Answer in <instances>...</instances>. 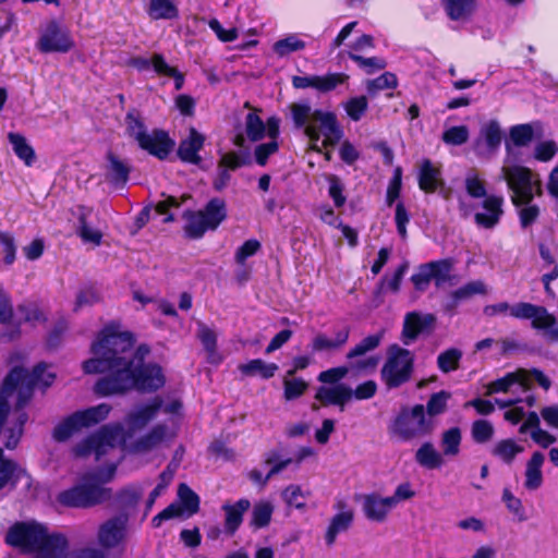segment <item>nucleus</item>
Returning a JSON list of instances; mask_svg holds the SVG:
<instances>
[{
  "instance_id": "obj_1",
  "label": "nucleus",
  "mask_w": 558,
  "mask_h": 558,
  "mask_svg": "<svg viewBox=\"0 0 558 558\" xmlns=\"http://www.w3.org/2000/svg\"><path fill=\"white\" fill-rule=\"evenodd\" d=\"M180 408L181 403L178 400L163 404L162 400L156 397L148 403L136 407L126 415L124 420L126 430L120 424H108L78 442L74 447V453L77 457L94 454L98 462L105 463V468L85 477L81 484L60 493L59 502L66 507L88 508L107 500L109 490L101 484L113 477L122 458L121 453L124 451L144 453L157 448L175 436L177 422L172 416L170 418L172 426L157 424L134 441L133 435L143 429L161 410L175 415Z\"/></svg>"
},
{
  "instance_id": "obj_2",
  "label": "nucleus",
  "mask_w": 558,
  "mask_h": 558,
  "mask_svg": "<svg viewBox=\"0 0 558 558\" xmlns=\"http://www.w3.org/2000/svg\"><path fill=\"white\" fill-rule=\"evenodd\" d=\"M133 337L116 323L107 325L92 344L93 357L83 363L86 374L108 373L95 385L100 396L121 395L131 389L154 391L165 384L159 365L144 363L147 347L133 350Z\"/></svg>"
},
{
  "instance_id": "obj_3",
  "label": "nucleus",
  "mask_w": 558,
  "mask_h": 558,
  "mask_svg": "<svg viewBox=\"0 0 558 558\" xmlns=\"http://www.w3.org/2000/svg\"><path fill=\"white\" fill-rule=\"evenodd\" d=\"M289 109L294 126L308 138L311 150L322 153L341 140L343 131L332 111L314 109L308 102H293Z\"/></svg>"
},
{
  "instance_id": "obj_4",
  "label": "nucleus",
  "mask_w": 558,
  "mask_h": 558,
  "mask_svg": "<svg viewBox=\"0 0 558 558\" xmlns=\"http://www.w3.org/2000/svg\"><path fill=\"white\" fill-rule=\"evenodd\" d=\"M5 543L33 558H63L68 549V539L63 534L49 533L37 522H17L5 535Z\"/></svg>"
},
{
  "instance_id": "obj_5",
  "label": "nucleus",
  "mask_w": 558,
  "mask_h": 558,
  "mask_svg": "<svg viewBox=\"0 0 558 558\" xmlns=\"http://www.w3.org/2000/svg\"><path fill=\"white\" fill-rule=\"evenodd\" d=\"M54 378V372L46 364H38L31 374L22 367H14L4 379L2 397L20 409L31 399L34 387L47 388Z\"/></svg>"
},
{
  "instance_id": "obj_6",
  "label": "nucleus",
  "mask_w": 558,
  "mask_h": 558,
  "mask_svg": "<svg viewBox=\"0 0 558 558\" xmlns=\"http://www.w3.org/2000/svg\"><path fill=\"white\" fill-rule=\"evenodd\" d=\"M507 156L501 167V178L512 192V203L515 206L529 204L534 195L542 193L541 179L531 169L518 165L511 144H507Z\"/></svg>"
},
{
  "instance_id": "obj_7",
  "label": "nucleus",
  "mask_w": 558,
  "mask_h": 558,
  "mask_svg": "<svg viewBox=\"0 0 558 558\" xmlns=\"http://www.w3.org/2000/svg\"><path fill=\"white\" fill-rule=\"evenodd\" d=\"M125 130L142 149L159 159H166L174 148V141L165 131L155 129L147 132L143 119L135 111L126 114Z\"/></svg>"
},
{
  "instance_id": "obj_8",
  "label": "nucleus",
  "mask_w": 558,
  "mask_h": 558,
  "mask_svg": "<svg viewBox=\"0 0 558 558\" xmlns=\"http://www.w3.org/2000/svg\"><path fill=\"white\" fill-rule=\"evenodd\" d=\"M533 381H536L545 390H548L551 385L550 379L539 369L518 368L487 384L486 395L508 393L519 396L529 391Z\"/></svg>"
},
{
  "instance_id": "obj_9",
  "label": "nucleus",
  "mask_w": 558,
  "mask_h": 558,
  "mask_svg": "<svg viewBox=\"0 0 558 558\" xmlns=\"http://www.w3.org/2000/svg\"><path fill=\"white\" fill-rule=\"evenodd\" d=\"M434 429V422L426 416L422 404L403 409L389 427L391 436L402 441H411L428 435Z\"/></svg>"
},
{
  "instance_id": "obj_10",
  "label": "nucleus",
  "mask_w": 558,
  "mask_h": 558,
  "mask_svg": "<svg viewBox=\"0 0 558 558\" xmlns=\"http://www.w3.org/2000/svg\"><path fill=\"white\" fill-rule=\"evenodd\" d=\"M413 369L412 353L397 344L389 347L387 360L381 368V379L388 388H396L408 381Z\"/></svg>"
},
{
  "instance_id": "obj_11",
  "label": "nucleus",
  "mask_w": 558,
  "mask_h": 558,
  "mask_svg": "<svg viewBox=\"0 0 558 558\" xmlns=\"http://www.w3.org/2000/svg\"><path fill=\"white\" fill-rule=\"evenodd\" d=\"M111 412V405L100 403L88 409L77 411L63 420L53 432L57 440H65L82 428H88L105 421Z\"/></svg>"
},
{
  "instance_id": "obj_12",
  "label": "nucleus",
  "mask_w": 558,
  "mask_h": 558,
  "mask_svg": "<svg viewBox=\"0 0 558 558\" xmlns=\"http://www.w3.org/2000/svg\"><path fill=\"white\" fill-rule=\"evenodd\" d=\"M226 216L225 201L214 198L204 210L185 214V232L192 238H201L207 230H215Z\"/></svg>"
},
{
  "instance_id": "obj_13",
  "label": "nucleus",
  "mask_w": 558,
  "mask_h": 558,
  "mask_svg": "<svg viewBox=\"0 0 558 558\" xmlns=\"http://www.w3.org/2000/svg\"><path fill=\"white\" fill-rule=\"evenodd\" d=\"M129 518L113 515L97 527L96 541L105 554L106 551H123L129 539Z\"/></svg>"
},
{
  "instance_id": "obj_14",
  "label": "nucleus",
  "mask_w": 558,
  "mask_h": 558,
  "mask_svg": "<svg viewBox=\"0 0 558 558\" xmlns=\"http://www.w3.org/2000/svg\"><path fill=\"white\" fill-rule=\"evenodd\" d=\"M36 47L44 53H64L74 47V40L72 39L70 32L61 27L57 21H49L40 29Z\"/></svg>"
},
{
  "instance_id": "obj_15",
  "label": "nucleus",
  "mask_w": 558,
  "mask_h": 558,
  "mask_svg": "<svg viewBox=\"0 0 558 558\" xmlns=\"http://www.w3.org/2000/svg\"><path fill=\"white\" fill-rule=\"evenodd\" d=\"M180 504H171L153 518V525L158 527L166 520L181 515L191 517L199 509L198 496L186 485L180 484L178 488Z\"/></svg>"
},
{
  "instance_id": "obj_16",
  "label": "nucleus",
  "mask_w": 558,
  "mask_h": 558,
  "mask_svg": "<svg viewBox=\"0 0 558 558\" xmlns=\"http://www.w3.org/2000/svg\"><path fill=\"white\" fill-rule=\"evenodd\" d=\"M502 140V132L496 121L485 123L475 142V153L482 158H490L499 148Z\"/></svg>"
},
{
  "instance_id": "obj_17",
  "label": "nucleus",
  "mask_w": 558,
  "mask_h": 558,
  "mask_svg": "<svg viewBox=\"0 0 558 558\" xmlns=\"http://www.w3.org/2000/svg\"><path fill=\"white\" fill-rule=\"evenodd\" d=\"M349 76L343 73H331L324 76L305 75L294 76L292 85L295 88H315L319 92L326 93L335 89L338 85L348 81Z\"/></svg>"
},
{
  "instance_id": "obj_18",
  "label": "nucleus",
  "mask_w": 558,
  "mask_h": 558,
  "mask_svg": "<svg viewBox=\"0 0 558 558\" xmlns=\"http://www.w3.org/2000/svg\"><path fill=\"white\" fill-rule=\"evenodd\" d=\"M433 314H421L417 312L408 313L404 317L402 329V341L404 344H411L420 333L429 330L435 324Z\"/></svg>"
},
{
  "instance_id": "obj_19",
  "label": "nucleus",
  "mask_w": 558,
  "mask_h": 558,
  "mask_svg": "<svg viewBox=\"0 0 558 558\" xmlns=\"http://www.w3.org/2000/svg\"><path fill=\"white\" fill-rule=\"evenodd\" d=\"M393 508L389 497H381L378 494H368L362 497V510L369 521L378 523L386 521Z\"/></svg>"
},
{
  "instance_id": "obj_20",
  "label": "nucleus",
  "mask_w": 558,
  "mask_h": 558,
  "mask_svg": "<svg viewBox=\"0 0 558 558\" xmlns=\"http://www.w3.org/2000/svg\"><path fill=\"white\" fill-rule=\"evenodd\" d=\"M336 509L338 512L331 518L325 535V541L328 546H331L336 542L340 533L345 532L350 527L354 518L352 508L343 500L337 501Z\"/></svg>"
},
{
  "instance_id": "obj_21",
  "label": "nucleus",
  "mask_w": 558,
  "mask_h": 558,
  "mask_svg": "<svg viewBox=\"0 0 558 558\" xmlns=\"http://www.w3.org/2000/svg\"><path fill=\"white\" fill-rule=\"evenodd\" d=\"M510 316L519 319H531L533 328L546 327L553 322V315L545 307L526 302L512 304Z\"/></svg>"
},
{
  "instance_id": "obj_22",
  "label": "nucleus",
  "mask_w": 558,
  "mask_h": 558,
  "mask_svg": "<svg viewBox=\"0 0 558 558\" xmlns=\"http://www.w3.org/2000/svg\"><path fill=\"white\" fill-rule=\"evenodd\" d=\"M350 335L348 326H341L332 331L330 336L318 332L312 340L311 348L313 352H329L343 347Z\"/></svg>"
},
{
  "instance_id": "obj_23",
  "label": "nucleus",
  "mask_w": 558,
  "mask_h": 558,
  "mask_svg": "<svg viewBox=\"0 0 558 558\" xmlns=\"http://www.w3.org/2000/svg\"><path fill=\"white\" fill-rule=\"evenodd\" d=\"M292 461L291 458L280 459L278 454L271 453L266 458L263 465L252 470L248 476L254 483L265 485L272 475L284 470Z\"/></svg>"
},
{
  "instance_id": "obj_24",
  "label": "nucleus",
  "mask_w": 558,
  "mask_h": 558,
  "mask_svg": "<svg viewBox=\"0 0 558 558\" xmlns=\"http://www.w3.org/2000/svg\"><path fill=\"white\" fill-rule=\"evenodd\" d=\"M75 215L78 219V235L84 242L99 245L102 239L101 231L94 225L95 215L90 208L78 206Z\"/></svg>"
},
{
  "instance_id": "obj_25",
  "label": "nucleus",
  "mask_w": 558,
  "mask_h": 558,
  "mask_svg": "<svg viewBox=\"0 0 558 558\" xmlns=\"http://www.w3.org/2000/svg\"><path fill=\"white\" fill-rule=\"evenodd\" d=\"M279 128H280V120L277 117H270L268 119V129H267V137L269 138L268 143L260 144L255 148L254 155L256 162L259 166H265L269 156L277 153L279 145H278V137H279Z\"/></svg>"
},
{
  "instance_id": "obj_26",
  "label": "nucleus",
  "mask_w": 558,
  "mask_h": 558,
  "mask_svg": "<svg viewBox=\"0 0 558 558\" xmlns=\"http://www.w3.org/2000/svg\"><path fill=\"white\" fill-rule=\"evenodd\" d=\"M504 198L499 196H487L483 202L484 211L475 215V222L484 228L496 226L502 215Z\"/></svg>"
},
{
  "instance_id": "obj_27",
  "label": "nucleus",
  "mask_w": 558,
  "mask_h": 558,
  "mask_svg": "<svg viewBox=\"0 0 558 558\" xmlns=\"http://www.w3.org/2000/svg\"><path fill=\"white\" fill-rule=\"evenodd\" d=\"M545 462V456L535 451L532 457L526 461L524 470V487L525 489L533 492L538 489L544 482L543 465Z\"/></svg>"
},
{
  "instance_id": "obj_28",
  "label": "nucleus",
  "mask_w": 558,
  "mask_h": 558,
  "mask_svg": "<svg viewBox=\"0 0 558 558\" xmlns=\"http://www.w3.org/2000/svg\"><path fill=\"white\" fill-rule=\"evenodd\" d=\"M352 398V389L342 384L323 386L316 392V399L324 405H339L341 410Z\"/></svg>"
},
{
  "instance_id": "obj_29",
  "label": "nucleus",
  "mask_w": 558,
  "mask_h": 558,
  "mask_svg": "<svg viewBox=\"0 0 558 558\" xmlns=\"http://www.w3.org/2000/svg\"><path fill=\"white\" fill-rule=\"evenodd\" d=\"M444 184L440 168L430 160L425 159L420 165L418 185L424 192H435Z\"/></svg>"
},
{
  "instance_id": "obj_30",
  "label": "nucleus",
  "mask_w": 558,
  "mask_h": 558,
  "mask_svg": "<svg viewBox=\"0 0 558 558\" xmlns=\"http://www.w3.org/2000/svg\"><path fill=\"white\" fill-rule=\"evenodd\" d=\"M204 141L205 138L202 134L195 129H191L189 136L180 143L178 149L180 158L186 162L198 163L201 161L198 151L202 149Z\"/></svg>"
},
{
  "instance_id": "obj_31",
  "label": "nucleus",
  "mask_w": 558,
  "mask_h": 558,
  "mask_svg": "<svg viewBox=\"0 0 558 558\" xmlns=\"http://www.w3.org/2000/svg\"><path fill=\"white\" fill-rule=\"evenodd\" d=\"M415 461L418 465L427 470H437L445 464L444 454L429 442H423L415 451Z\"/></svg>"
},
{
  "instance_id": "obj_32",
  "label": "nucleus",
  "mask_w": 558,
  "mask_h": 558,
  "mask_svg": "<svg viewBox=\"0 0 558 558\" xmlns=\"http://www.w3.org/2000/svg\"><path fill=\"white\" fill-rule=\"evenodd\" d=\"M25 471L13 460L5 458L0 448V490L7 486H15Z\"/></svg>"
},
{
  "instance_id": "obj_33",
  "label": "nucleus",
  "mask_w": 558,
  "mask_h": 558,
  "mask_svg": "<svg viewBox=\"0 0 558 558\" xmlns=\"http://www.w3.org/2000/svg\"><path fill=\"white\" fill-rule=\"evenodd\" d=\"M197 338L202 342L210 363H220L222 356L217 351V333L202 322L197 323Z\"/></svg>"
},
{
  "instance_id": "obj_34",
  "label": "nucleus",
  "mask_w": 558,
  "mask_h": 558,
  "mask_svg": "<svg viewBox=\"0 0 558 558\" xmlns=\"http://www.w3.org/2000/svg\"><path fill=\"white\" fill-rule=\"evenodd\" d=\"M251 504L247 499H240L233 505H223L226 513V531L233 534L242 523L243 514L248 510Z\"/></svg>"
},
{
  "instance_id": "obj_35",
  "label": "nucleus",
  "mask_w": 558,
  "mask_h": 558,
  "mask_svg": "<svg viewBox=\"0 0 558 558\" xmlns=\"http://www.w3.org/2000/svg\"><path fill=\"white\" fill-rule=\"evenodd\" d=\"M312 493L310 489H303L300 485L290 484L281 493V497L289 508L305 511L307 499Z\"/></svg>"
},
{
  "instance_id": "obj_36",
  "label": "nucleus",
  "mask_w": 558,
  "mask_h": 558,
  "mask_svg": "<svg viewBox=\"0 0 558 558\" xmlns=\"http://www.w3.org/2000/svg\"><path fill=\"white\" fill-rule=\"evenodd\" d=\"M147 13L154 20H173L179 16L173 0H148Z\"/></svg>"
},
{
  "instance_id": "obj_37",
  "label": "nucleus",
  "mask_w": 558,
  "mask_h": 558,
  "mask_svg": "<svg viewBox=\"0 0 558 558\" xmlns=\"http://www.w3.org/2000/svg\"><path fill=\"white\" fill-rule=\"evenodd\" d=\"M305 48L306 43L299 34H289L272 45V51L279 58H284L293 52L302 51Z\"/></svg>"
},
{
  "instance_id": "obj_38",
  "label": "nucleus",
  "mask_w": 558,
  "mask_h": 558,
  "mask_svg": "<svg viewBox=\"0 0 558 558\" xmlns=\"http://www.w3.org/2000/svg\"><path fill=\"white\" fill-rule=\"evenodd\" d=\"M462 432L459 427H450L440 435V448L444 457H456L460 453Z\"/></svg>"
},
{
  "instance_id": "obj_39",
  "label": "nucleus",
  "mask_w": 558,
  "mask_h": 558,
  "mask_svg": "<svg viewBox=\"0 0 558 558\" xmlns=\"http://www.w3.org/2000/svg\"><path fill=\"white\" fill-rule=\"evenodd\" d=\"M106 178L114 185H123L129 178V167L113 154L107 157Z\"/></svg>"
},
{
  "instance_id": "obj_40",
  "label": "nucleus",
  "mask_w": 558,
  "mask_h": 558,
  "mask_svg": "<svg viewBox=\"0 0 558 558\" xmlns=\"http://www.w3.org/2000/svg\"><path fill=\"white\" fill-rule=\"evenodd\" d=\"M268 120L266 122L259 117L258 111L254 110L245 117V133L252 142H257L267 136Z\"/></svg>"
},
{
  "instance_id": "obj_41",
  "label": "nucleus",
  "mask_w": 558,
  "mask_h": 558,
  "mask_svg": "<svg viewBox=\"0 0 558 558\" xmlns=\"http://www.w3.org/2000/svg\"><path fill=\"white\" fill-rule=\"evenodd\" d=\"M8 140L12 145L15 155L24 161L26 166H32L35 161V151L27 143L26 138L19 133H9Z\"/></svg>"
},
{
  "instance_id": "obj_42",
  "label": "nucleus",
  "mask_w": 558,
  "mask_h": 558,
  "mask_svg": "<svg viewBox=\"0 0 558 558\" xmlns=\"http://www.w3.org/2000/svg\"><path fill=\"white\" fill-rule=\"evenodd\" d=\"M239 369L242 374L248 376L259 375L264 379L271 378L278 366L275 363H266L260 359L252 360L245 364H241Z\"/></svg>"
},
{
  "instance_id": "obj_43",
  "label": "nucleus",
  "mask_w": 558,
  "mask_h": 558,
  "mask_svg": "<svg viewBox=\"0 0 558 558\" xmlns=\"http://www.w3.org/2000/svg\"><path fill=\"white\" fill-rule=\"evenodd\" d=\"M522 400L519 397L511 399H495V403L501 408L508 410L505 412L504 417L511 424H518L525 417V411L522 407L518 405Z\"/></svg>"
},
{
  "instance_id": "obj_44",
  "label": "nucleus",
  "mask_w": 558,
  "mask_h": 558,
  "mask_svg": "<svg viewBox=\"0 0 558 558\" xmlns=\"http://www.w3.org/2000/svg\"><path fill=\"white\" fill-rule=\"evenodd\" d=\"M523 450V447L513 439H504L495 445L493 454L506 463H511Z\"/></svg>"
},
{
  "instance_id": "obj_45",
  "label": "nucleus",
  "mask_w": 558,
  "mask_h": 558,
  "mask_svg": "<svg viewBox=\"0 0 558 558\" xmlns=\"http://www.w3.org/2000/svg\"><path fill=\"white\" fill-rule=\"evenodd\" d=\"M487 289L483 281L475 280L468 282L463 287L457 289L451 293V298L453 300V303L450 305V307H454L457 303L468 300L476 294H486Z\"/></svg>"
},
{
  "instance_id": "obj_46",
  "label": "nucleus",
  "mask_w": 558,
  "mask_h": 558,
  "mask_svg": "<svg viewBox=\"0 0 558 558\" xmlns=\"http://www.w3.org/2000/svg\"><path fill=\"white\" fill-rule=\"evenodd\" d=\"M445 4L452 20L464 19L475 9V0H445Z\"/></svg>"
},
{
  "instance_id": "obj_47",
  "label": "nucleus",
  "mask_w": 558,
  "mask_h": 558,
  "mask_svg": "<svg viewBox=\"0 0 558 558\" xmlns=\"http://www.w3.org/2000/svg\"><path fill=\"white\" fill-rule=\"evenodd\" d=\"M462 352L459 349L451 348L441 352L437 357L438 368L444 373L458 369Z\"/></svg>"
},
{
  "instance_id": "obj_48",
  "label": "nucleus",
  "mask_w": 558,
  "mask_h": 558,
  "mask_svg": "<svg viewBox=\"0 0 558 558\" xmlns=\"http://www.w3.org/2000/svg\"><path fill=\"white\" fill-rule=\"evenodd\" d=\"M307 389V383L302 378L286 375L283 379V397L287 401L300 398Z\"/></svg>"
},
{
  "instance_id": "obj_49",
  "label": "nucleus",
  "mask_w": 558,
  "mask_h": 558,
  "mask_svg": "<svg viewBox=\"0 0 558 558\" xmlns=\"http://www.w3.org/2000/svg\"><path fill=\"white\" fill-rule=\"evenodd\" d=\"M155 72L158 75L169 76L174 80L175 89H181L184 83V76L175 68L169 65L162 56L155 58Z\"/></svg>"
},
{
  "instance_id": "obj_50",
  "label": "nucleus",
  "mask_w": 558,
  "mask_h": 558,
  "mask_svg": "<svg viewBox=\"0 0 558 558\" xmlns=\"http://www.w3.org/2000/svg\"><path fill=\"white\" fill-rule=\"evenodd\" d=\"M432 267V279L435 280L437 287H442L447 281L450 280V272L452 269V263L448 259L430 262L428 263Z\"/></svg>"
},
{
  "instance_id": "obj_51",
  "label": "nucleus",
  "mask_w": 558,
  "mask_h": 558,
  "mask_svg": "<svg viewBox=\"0 0 558 558\" xmlns=\"http://www.w3.org/2000/svg\"><path fill=\"white\" fill-rule=\"evenodd\" d=\"M274 507L268 501H260L254 506L252 513V524L255 527H264L269 524Z\"/></svg>"
},
{
  "instance_id": "obj_52",
  "label": "nucleus",
  "mask_w": 558,
  "mask_h": 558,
  "mask_svg": "<svg viewBox=\"0 0 558 558\" xmlns=\"http://www.w3.org/2000/svg\"><path fill=\"white\" fill-rule=\"evenodd\" d=\"M384 331H380L376 335H371L364 338L360 343H357L349 353L348 359L352 360L357 356L365 355L368 351L374 350L379 345L383 339Z\"/></svg>"
},
{
  "instance_id": "obj_53",
  "label": "nucleus",
  "mask_w": 558,
  "mask_h": 558,
  "mask_svg": "<svg viewBox=\"0 0 558 558\" xmlns=\"http://www.w3.org/2000/svg\"><path fill=\"white\" fill-rule=\"evenodd\" d=\"M495 429L490 422L486 420H477L472 424V438L477 444L489 441L494 436Z\"/></svg>"
},
{
  "instance_id": "obj_54",
  "label": "nucleus",
  "mask_w": 558,
  "mask_h": 558,
  "mask_svg": "<svg viewBox=\"0 0 558 558\" xmlns=\"http://www.w3.org/2000/svg\"><path fill=\"white\" fill-rule=\"evenodd\" d=\"M17 317L33 326H36L46 319L44 312L36 304L21 305L17 310Z\"/></svg>"
},
{
  "instance_id": "obj_55",
  "label": "nucleus",
  "mask_w": 558,
  "mask_h": 558,
  "mask_svg": "<svg viewBox=\"0 0 558 558\" xmlns=\"http://www.w3.org/2000/svg\"><path fill=\"white\" fill-rule=\"evenodd\" d=\"M174 470L168 466L159 476V483L157 486L153 489L150 493L148 499H147V511L151 509L153 505L155 504L156 499L161 496L171 481L173 480Z\"/></svg>"
},
{
  "instance_id": "obj_56",
  "label": "nucleus",
  "mask_w": 558,
  "mask_h": 558,
  "mask_svg": "<svg viewBox=\"0 0 558 558\" xmlns=\"http://www.w3.org/2000/svg\"><path fill=\"white\" fill-rule=\"evenodd\" d=\"M450 397V392L444 390L432 395L426 404L427 414L429 416H436L444 413L446 411L447 403Z\"/></svg>"
},
{
  "instance_id": "obj_57",
  "label": "nucleus",
  "mask_w": 558,
  "mask_h": 558,
  "mask_svg": "<svg viewBox=\"0 0 558 558\" xmlns=\"http://www.w3.org/2000/svg\"><path fill=\"white\" fill-rule=\"evenodd\" d=\"M144 494L142 485H131L122 489L119 494V502L124 508L134 507Z\"/></svg>"
},
{
  "instance_id": "obj_58",
  "label": "nucleus",
  "mask_w": 558,
  "mask_h": 558,
  "mask_svg": "<svg viewBox=\"0 0 558 558\" xmlns=\"http://www.w3.org/2000/svg\"><path fill=\"white\" fill-rule=\"evenodd\" d=\"M245 162V159L243 156L236 154V153H227L225 154L220 159V168H222L221 171V179L222 181L229 180V170H235L243 166ZM225 182H222L221 185H223Z\"/></svg>"
},
{
  "instance_id": "obj_59",
  "label": "nucleus",
  "mask_w": 558,
  "mask_h": 558,
  "mask_svg": "<svg viewBox=\"0 0 558 558\" xmlns=\"http://www.w3.org/2000/svg\"><path fill=\"white\" fill-rule=\"evenodd\" d=\"M367 107L368 102L365 96L353 97L344 105L347 114L353 121H359L367 110Z\"/></svg>"
},
{
  "instance_id": "obj_60",
  "label": "nucleus",
  "mask_w": 558,
  "mask_h": 558,
  "mask_svg": "<svg viewBox=\"0 0 558 558\" xmlns=\"http://www.w3.org/2000/svg\"><path fill=\"white\" fill-rule=\"evenodd\" d=\"M408 269L407 264L400 265L391 277H384L380 282V289L383 291H390L397 293L400 289L401 281Z\"/></svg>"
},
{
  "instance_id": "obj_61",
  "label": "nucleus",
  "mask_w": 558,
  "mask_h": 558,
  "mask_svg": "<svg viewBox=\"0 0 558 558\" xmlns=\"http://www.w3.org/2000/svg\"><path fill=\"white\" fill-rule=\"evenodd\" d=\"M469 138V129L464 125L451 126L442 134V141L449 145H462Z\"/></svg>"
},
{
  "instance_id": "obj_62",
  "label": "nucleus",
  "mask_w": 558,
  "mask_h": 558,
  "mask_svg": "<svg viewBox=\"0 0 558 558\" xmlns=\"http://www.w3.org/2000/svg\"><path fill=\"white\" fill-rule=\"evenodd\" d=\"M533 137V130L527 124L513 126L510 131V140L514 146H525Z\"/></svg>"
},
{
  "instance_id": "obj_63",
  "label": "nucleus",
  "mask_w": 558,
  "mask_h": 558,
  "mask_svg": "<svg viewBox=\"0 0 558 558\" xmlns=\"http://www.w3.org/2000/svg\"><path fill=\"white\" fill-rule=\"evenodd\" d=\"M397 86V77L390 72H386L380 76L367 82V90L369 93L383 90L387 88H395Z\"/></svg>"
},
{
  "instance_id": "obj_64",
  "label": "nucleus",
  "mask_w": 558,
  "mask_h": 558,
  "mask_svg": "<svg viewBox=\"0 0 558 558\" xmlns=\"http://www.w3.org/2000/svg\"><path fill=\"white\" fill-rule=\"evenodd\" d=\"M465 189L468 194L475 198H481L486 195L484 182L475 172L468 173L465 178Z\"/></svg>"
}]
</instances>
